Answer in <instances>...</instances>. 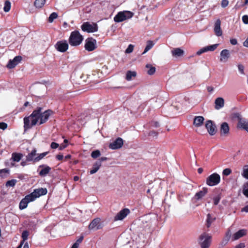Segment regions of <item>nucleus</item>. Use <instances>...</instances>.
Instances as JSON below:
<instances>
[{
	"label": "nucleus",
	"instance_id": "obj_31",
	"mask_svg": "<svg viewBox=\"0 0 248 248\" xmlns=\"http://www.w3.org/2000/svg\"><path fill=\"white\" fill-rule=\"evenodd\" d=\"M46 0H35L34 5L36 8H41L45 4Z\"/></svg>",
	"mask_w": 248,
	"mask_h": 248
},
{
	"label": "nucleus",
	"instance_id": "obj_58",
	"mask_svg": "<svg viewBox=\"0 0 248 248\" xmlns=\"http://www.w3.org/2000/svg\"><path fill=\"white\" fill-rule=\"evenodd\" d=\"M63 157V156L62 155H58L56 156V158L59 160H62Z\"/></svg>",
	"mask_w": 248,
	"mask_h": 248
},
{
	"label": "nucleus",
	"instance_id": "obj_5",
	"mask_svg": "<svg viewBox=\"0 0 248 248\" xmlns=\"http://www.w3.org/2000/svg\"><path fill=\"white\" fill-rule=\"evenodd\" d=\"M81 28L84 31L88 32H94L98 30V26L96 23L84 22L81 26Z\"/></svg>",
	"mask_w": 248,
	"mask_h": 248
},
{
	"label": "nucleus",
	"instance_id": "obj_61",
	"mask_svg": "<svg viewBox=\"0 0 248 248\" xmlns=\"http://www.w3.org/2000/svg\"><path fill=\"white\" fill-rule=\"evenodd\" d=\"M213 88L211 86H209L207 87V90L209 92H211L213 91Z\"/></svg>",
	"mask_w": 248,
	"mask_h": 248
},
{
	"label": "nucleus",
	"instance_id": "obj_28",
	"mask_svg": "<svg viewBox=\"0 0 248 248\" xmlns=\"http://www.w3.org/2000/svg\"><path fill=\"white\" fill-rule=\"evenodd\" d=\"M40 167H44V168H43L39 172V175L40 176H45L50 171V170H51V168L50 167H49V166H44L43 165L42 166H40Z\"/></svg>",
	"mask_w": 248,
	"mask_h": 248
},
{
	"label": "nucleus",
	"instance_id": "obj_63",
	"mask_svg": "<svg viewBox=\"0 0 248 248\" xmlns=\"http://www.w3.org/2000/svg\"><path fill=\"white\" fill-rule=\"evenodd\" d=\"M203 171V169L201 168H200L198 169V172L199 173H202Z\"/></svg>",
	"mask_w": 248,
	"mask_h": 248
},
{
	"label": "nucleus",
	"instance_id": "obj_57",
	"mask_svg": "<svg viewBox=\"0 0 248 248\" xmlns=\"http://www.w3.org/2000/svg\"><path fill=\"white\" fill-rule=\"evenodd\" d=\"M243 45L245 46L248 47V36L246 40L244 42Z\"/></svg>",
	"mask_w": 248,
	"mask_h": 248
},
{
	"label": "nucleus",
	"instance_id": "obj_39",
	"mask_svg": "<svg viewBox=\"0 0 248 248\" xmlns=\"http://www.w3.org/2000/svg\"><path fill=\"white\" fill-rule=\"evenodd\" d=\"M58 17V14L55 12L52 13L48 17V21L50 23H52L54 19Z\"/></svg>",
	"mask_w": 248,
	"mask_h": 248
},
{
	"label": "nucleus",
	"instance_id": "obj_8",
	"mask_svg": "<svg viewBox=\"0 0 248 248\" xmlns=\"http://www.w3.org/2000/svg\"><path fill=\"white\" fill-rule=\"evenodd\" d=\"M85 49L92 51L96 48V41L93 38H88L86 40L85 44Z\"/></svg>",
	"mask_w": 248,
	"mask_h": 248
},
{
	"label": "nucleus",
	"instance_id": "obj_50",
	"mask_svg": "<svg viewBox=\"0 0 248 248\" xmlns=\"http://www.w3.org/2000/svg\"><path fill=\"white\" fill-rule=\"evenodd\" d=\"M238 70L240 71V72L241 74H244V66L242 65H241V64H239V65H238Z\"/></svg>",
	"mask_w": 248,
	"mask_h": 248
},
{
	"label": "nucleus",
	"instance_id": "obj_55",
	"mask_svg": "<svg viewBox=\"0 0 248 248\" xmlns=\"http://www.w3.org/2000/svg\"><path fill=\"white\" fill-rule=\"evenodd\" d=\"M83 239V236H81L76 241V242L78 243V244H80L82 242Z\"/></svg>",
	"mask_w": 248,
	"mask_h": 248
},
{
	"label": "nucleus",
	"instance_id": "obj_53",
	"mask_svg": "<svg viewBox=\"0 0 248 248\" xmlns=\"http://www.w3.org/2000/svg\"><path fill=\"white\" fill-rule=\"evenodd\" d=\"M230 42L232 45H235L237 44V41L236 39H231Z\"/></svg>",
	"mask_w": 248,
	"mask_h": 248
},
{
	"label": "nucleus",
	"instance_id": "obj_32",
	"mask_svg": "<svg viewBox=\"0 0 248 248\" xmlns=\"http://www.w3.org/2000/svg\"><path fill=\"white\" fill-rule=\"evenodd\" d=\"M215 217L212 216L211 214H208L207 215L206 222H207V227L208 228L210 226L211 224L215 220Z\"/></svg>",
	"mask_w": 248,
	"mask_h": 248
},
{
	"label": "nucleus",
	"instance_id": "obj_59",
	"mask_svg": "<svg viewBox=\"0 0 248 248\" xmlns=\"http://www.w3.org/2000/svg\"><path fill=\"white\" fill-rule=\"evenodd\" d=\"M79 244L78 243L75 242L72 246L71 248H78Z\"/></svg>",
	"mask_w": 248,
	"mask_h": 248
},
{
	"label": "nucleus",
	"instance_id": "obj_16",
	"mask_svg": "<svg viewBox=\"0 0 248 248\" xmlns=\"http://www.w3.org/2000/svg\"><path fill=\"white\" fill-rule=\"evenodd\" d=\"M230 57V53L229 50L228 49H223L220 53V61L225 63L228 61Z\"/></svg>",
	"mask_w": 248,
	"mask_h": 248
},
{
	"label": "nucleus",
	"instance_id": "obj_11",
	"mask_svg": "<svg viewBox=\"0 0 248 248\" xmlns=\"http://www.w3.org/2000/svg\"><path fill=\"white\" fill-rule=\"evenodd\" d=\"M130 211L127 208H124L118 212L114 217V221L122 220L124 219L129 214Z\"/></svg>",
	"mask_w": 248,
	"mask_h": 248
},
{
	"label": "nucleus",
	"instance_id": "obj_29",
	"mask_svg": "<svg viewBox=\"0 0 248 248\" xmlns=\"http://www.w3.org/2000/svg\"><path fill=\"white\" fill-rule=\"evenodd\" d=\"M137 73L135 71H128L126 74V79L127 81H130L132 79V78L136 76Z\"/></svg>",
	"mask_w": 248,
	"mask_h": 248
},
{
	"label": "nucleus",
	"instance_id": "obj_42",
	"mask_svg": "<svg viewBox=\"0 0 248 248\" xmlns=\"http://www.w3.org/2000/svg\"><path fill=\"white\" fill-rule=\"evenodd\" d=\"M100 155V153L99 150H95L93 151L91 154V156L93 158H96L99 156Z\"/></svg>",
	"mask_w": 248,
	"mask_h": 248
},
{
	"label": "nucleus",
	"instance_id": "obj_60",
	"mask_svg": "<svg viewBox=\"0 0 248 248\" xmlns=\"http://www.w3.org/2000/svg\"><path fill=\"white\" fill-rule=\"evenodd\" d=\"M107 159V157H101L99 159V161H100L101 162L102 161L106 160Z\"/></svg>",
	"mask_w": 248,
	"mask_h": 248
},
{
	"label": "nucleus",
	"instance_id": "obj_36",
	"mask_svg": "<svg viewBox=\"0 0 248 248\" xmlns=\"http://www.w3.org/2000/svg\"><path fill=\"white\" fill-rule=\"evenodd\" d=\"M242 175L245 178L248 179V165H245L243 167Z\"/></svg>",
	"mask_w": 248,
	"mask_h": 248
},
{
	"label": "nucleus",
	"instance_id": "obj_27",
	"mask_svg": "<svg viewBox=\"0 0 248 248\" xmlns=\"http://www.w3.org/2000/svg\"><path fill=\"white\" fill-rule=\"evenodd\" d=\"M101 166V163L100 161H96L94 163L92 169L90 170V173L91 174H93L96 173Z\"/></svg>",
	"mask_w": 248,
	"mask_h": 248
},
{
	"label": "nucleus",
	"instance_id": "obj_56",
	"mask_svg": "<svg viewBox=\"0 0 248 248\" xmlns=\"http://www.w3.org/2000/svg\"><path fill=\"white\" fill-rule=\"evenodd\" d=\"M241 211L242 212H246V213H248V205L246 206L244 208H243L241 209Z\"/></svg>",
	"mask_w": 248,
	"mask_h": 248
},
{
	"label": "nucleus",
	"instance_id": "obj_14",
	"mask_svg": "<svg viewBox=\"0 0 248 248\" xmlns=\"http://www.w3.org/2000/svg\"><path fill=\"white\" fill-rule=\"evenodd\" d=\"M124 142L123 139L121 138H118L113 142L109 144V148L113 150L118 149L121 148Z\"/></svg>",
	"mask_w": 248,
	"mask_h": 248
},
{
	"label": "nucleus",
	"instance_id": "obj_45",
	"mask_svg": "<svg viewBox=\"0 0 248 248\" xmlns=\"http://www.w3.org/2000/svg\"><path fill=\"white\" fill-rule=\"evenodd\" d=\"M220 198L219 196H217L215 197L214 198V203L215 205H217L220 201Z\"/></svg>",
	"mask_w": 248,
	"mask_h": 248
},
{
	"label": "nucleus",
	"instance_id": "obj_4",
	"mask_svg": "<svg viewBox=\"0 0 248 248\" xmlns=\"http://www.w3.org/2000/svg\"><path fill=\"white\" fill-rule=\"evenodd\" d=\"M220 181V175L217 173H214L206 178V184L209 186H213L218 185Z\"/></svg>",
	"mask_w": 248,
	"mask_h": 248
},
{
	"label": "nucleus",
	"instance_id": "obj_13",
	"mask_svg": "<svg viewBox=\"0 0 248 248\" xmlns=\"http://www.w3.org/2000/svg\"><path fill=\"white\" fill-rule=\"evenodd\" d=\"M101 219L100 218H96L92 220L89 225V230H99L102 228L101 225Z\"/></svg>",
	"mask_w": 248,
	"mask_h": 248
},
{
	"label": "nucleus",
	"instance_id": "obj_41",
	"mask_svg": "<svg viewBox=\"0 0 248 248\" xmlns=\"http://www.w3.org/2000/svg\"><path fill=\"white\" fill-rule=\"evenodd\" d=\"M29 236V232L28 231H24L22 233V238L23 239V243L24 241L28 239Z\"/></svg>",
	"mask_w": 248,
	"mask_h": 248
},
{
	"label": "nucleus",
	"instance_id": "obj_19",
	"mask_svg": "<svg viewBox=\"0 0 248 248\" xmlns=\"http://www.w3.org/2000/svg\"><path fill=\"white\" fill-rule=\"evenodd\" d=\"M37 156L36 150H32L31 153H29L26 158V161L28 162H36V157Z\"/></svg>",
	"mask_w": 248,
	"mask_h": 248
},
{
	"label": "nucleus",
	"instance_id": "obj_9",
	"mask_svg": "<svg viewBox=\"0 0 248 248\" xmlns=\"http://www.w3.org/2000/svg\"><path fill=\"white\" fill-rule=\"evenodd\" d=\"M47 189L46 188H40L35 189L30 195L31 196L32 198L34 201L36 198L41 196L45 195L47 193Z\"/></svg>",
	"mask_w": 248,
	"mask_h": 248
},
{
	"label": "nucleus",
	"instance_id": "obj_12",
	"mask_svg": "<svg viewBox=\"0 0 248 248\" xmlns=\"http://www.w3.org/2000/svg\"><path fill=\"white\" fill-rule=\"evenodd\" d=\"M22 60V57L20 56H16L13 60L8 62L6 67L9 69H12L15 67Z\"/></svg>",
	"mask_w": 248,
	"mask_h": 248
},
{
	"label": "nucleus",
	"instance_id": "obj_1",
	"mask_svg": "<svg viewBox=\"0 0 248 248\" xmlns=\"http://www.w3.org/2000/svg\"><path fill=\"white\" fill-rule=\"evenodd\" d=\"M52 111L48 109L42 112V108H37L29 116L24 118V127L25 130L31 128L38 123L39 124L45 123L52 115Z\"/></svg>",
	"mask_w": 248,
	"mask_h": 248
},
{
	"label": "nucleus",
	"instance_id": "obj_30",
	"mask_svg": "<svg viewBox=\"0 0 248 248\" xmlns=\"http://www.w3.org/2000/svg\"><path fill=\"white\" fill-rule=\"evenodd\" d=\"M154 46V43L152 41L149 40L147 42L146 46L145 48L144 52L142 53V54L146 53L149 50H150Z\"/></svg>",
	"mask_w": 248,
	"mask_h": 248
},
{
	"label": "nucleus",
	"instance_id": "obj_47",
	"mask_svg": "<svg viewBox=\"0 0 248 248\" xmlns=\"http://www.w3.org/2000/svg\"><path fill=\"white\" fill-rule=\"evenodd\" d=\"M7 127V124L5 123H0V129L5 130Z\"/></svg>",
	"mask_w": 248,
	"mask_h": 248
},
{
	"label": "nucleus",
	"instance_id": "obj_3",
	"mask_svg": "<svg viewBox=\"0 0 248 248\" xmlns=\"http://www.w3.org/2000/svg\"><path fill=\"white\" fill-rule=\"evenodd\" d=\"M133 15V13L129 11L119 12L114 16V20L115 22H121L132 18Z\"/></svg>",
	"mask_w": 248,
	"mask_h": 248
},
{
	"label": "nucleus",
	"instance_id": "obj_10",
	"mask_svg": "<svg viewBox=\"0 0 248 248\" xmlns=\"http://www.w3.org/2000/svg\"><path fill=\"white\" fill-rule=\"evenodd\" d=\"M33 201H34L33 199L30 194L26 196L19 203V209L20 210H23L25 209L27 207L28 203Z\"/></svg>",
	"mask_w": 248,
	"mask_h": 248
},
{
	"label": "nucleus",
	"instance_id": "obj_51",
	"mask_svg": "<svg viewBox=\"0 0 248 248\" xmlns=\"http://www.w3.org/2000/svg\"><path fill=\"white\" fill-rule=\"evenodd\" d=\"M67 144L63 143L60 145V146L59 147V150H62L63 149H64L65 148H66L67 147Z\"/></svg>",
	"mask_w": 248,
	"mask_h": 248
},
{
	"label": "nucleus",
	"instance_id": "obj_21",
	"mask_svg": "<svg viewBox=\"0 0 248 248\" xmlns=\"http://www.w3.org/2000/svg\"><path fill=\"white\" fill-rule=\"evenodd\" d=\"M238 127L248 132V121L242 118H239Z\"/></svg>",
	"mask_w": 248,
	"mask_h": 248
},
{
	"label": "nucleus",
	"instance_id": "obj_7",
	"mask_svg": "<svg viewBox=\"0 0 248 248\" xmlns=\"http://www.w3.org/2000/svg\"><path fill=\"white\" fill-rule=\"evenodd\" d=\"M55 48L59 52H64L68 48L67 41L61 40L57 42L55 45Z\"/></svg>",
	"mask_w": 248,
	"mask_h": 248
},
{
	"label": "nucleus",
	"instance_id": "obj_38",
	"mask_svg": "<svg viewBox=\"0 0 248 248\" xmlns=\"http://www.w3.org/2000/svg\"><path fill=\"white\" fill-rule=\"evenodd\" d=\"M48 152H44L43 153L40 154H37V156L36 157V162H38L42 159H43L46 155H47Z\"/></svg>",
	"mask_w": 248,
	"mask_h": 248
},
{
	"label": "nucleus",
	"instance_id": "obj_46",
	"mask_svg": "<svg viewBox=\"0 0 248 248\" xmlns=\"http://www.w3.org/2000/svg\"><path fill=\"white\" fill-rule=\"evenodd\" d=\"M242 21L245 24H248V16L244 15L242 18Z\"/></svg>",
	"mask_w": 248,
	"mask_h": 248
},
{
	"label": "nucleus",
	"instance_id": "obj_17",
	"mask_svg": "<svg viewBox=\"0 0 248 248\" xmlns=\"http://www.w3.org/2000/svg\"><path fill=\"white\" fill-rule=\"evenodd\" d=\"M205 127L211 135H214L216 132V126L213 124L212 121L209 120L205 124Z\"/></svg>",
	"mask_w": 248,
	"mask_h": 248
},
{
	"label": "nucleus",
	"instance_id": "obj_24",
	"mask_svg": "<svg viewBox=\"0 0 248 248\" xmlns=\"http://www.w3.org/2000/svg\"><path fill=\"white\" fill-rule=\"evenodd\" d=\"M207 193V188L203 187L202 190L196 193L195 198L197 200H199L203 197Z\"/></svg>",
	"mask_w": 248,
	"mask_h": 248
},
{
	"label": "nucleus",
	"instance_id": "obj_34",
	"mask_svg": "<svg viewBox=\"0 0 248 248\" xmlns=\"http://www.w3.org/2000/svg\"><path fill=\"white\" fill-rule=\"evenodd\" d=\"M146 67L149 69V70L147 71V73L149 75H153L155 71V68L151 64H147L146 65Z\"/></svg>",
	"mask_w": 248,
	"mask_h": 248
},
{
	"label": "nucleus",
	"instance_id": "obj_37",
	"mask_svg": "<svg viewBox=\"0 0 248 248\" xmlns=\"http://www.w3.org/2000/svg\"><path fill=\"white\" fill-rule=\"evenodd\" d=\"M243 194L246 197H248V182L245 183L243 187Z\"/></svg>",
	"mask_w": 248,
	"mask_h": 248
},
{
	"label": "nucleus",
	"instance_id": "obj_33",
	"mask_svg": "<svg viewBox=\"0 0 248 248\" xmlns=\"http://www.w3.org/2000/svg\"><path fill=\"white\" fill-rule=\"evenodd\" d=\"M22 156L21 154L13 153L12 155V158L14 161L18 162L21 160Z\"/></svg>",
	"mask_w": 248,
	"mask_h": 248
},
{
	"label": "nucleus",
	"instance_id": "obj_23",
	"mask_svg": "<svg viewBox=\"0 0 248 248\" xmlns=\"http://www.w3.org/2000/svg\"><path fill=\"white\" fill-rule=\"evenodd\" d=\"M246 234V230L242 229L235 232L232 236V240H236Z\"/></svg>",
	"mask_w": 248,
	"mask_h": 248
},
{
	"label": "nucleus",
	"instance_id": "obj_22",
	"mask_svg": "<svg viewBox=\"0 0 248 248\" xmlns=\"http://www.w3.org/2000/svg\"><path fill=\"white\" fill-rule=\"evenodd\" d=\"M204 120L202 116H196L194 119L193 124L196 127H200L203 124Z\"/></svg>",
	"mask_w": 248,
	"mask_h": 248
},
{
	"label": "nucleus",
	"instance_id": "obj_6",
	"mask_svg": "<svg viewBox=\"0 0 248 248\" xmlns=\"http://www.w3.org/2000/svg\"><path fill=\"white\" fill-rule=\"evenodd\" d=\"M211 236L204 233L200 237V243L202 248H208L211 242Z\"/></svg>",
	"mask_w": 248,
	"mask_h": 248
},
{
	"label": "nucleus",
	"instance_id": "obj_54",
	"mask_svg": "<svg viewBox=\"0 0 248 248\" xmlns=\"http://www.w3.org/2000/svg\"><path fill=\"white\" fill-rule=\"evenodd\" d=\"M149 135L152 137H156L157 133L155 131H151L149 133Z\"/></svg>",
	"mask_w": 248,
	"mask_h": 248
},
{
	"label": "nucleus",
	"instance_id": "obj_18",
	"mask_svg": "<svg viewBox=\"0 0 248 248\" xmlns=\"http://www.w3.org/2000/svg\"><path fill=\"white\" fill-rule=\"evenodd\" d=\"M221 21L219 19L216 20L214 26V31L216 35L217 36H220L222 34V32L220 28Z\"/></svg>",
	"mask_w": 248,
	"mask_h": 248
},
{
	"label": "nucleus",
	"instance_id": "obj_40",
	"mask_svg": "<svg viewBox=\"0 0 248 248\" xmlns=\"http://www.w3.org/2000/svg\"><path fill=\"white\" fill-rule=\"evenodd\" d=\"M16 180L12 179L11 180L8 181L6 183V186H14L16 185Z\"/></svg>",
	"mask_w": 248,
	"mask_h": 248
},
{
	"label": "nucleus",
	"instance_id": "obj_49",
	"mask_svg": "<svg viewBox=\"0 0 248 248\" xmlns=\"http://www.w3.org/2000/svg\"><path fill=\"white\" fill-rule=\"evenodd\" d=\"M50 147L52 149H56V148H58L59 147H60V146H59V144H58L56 142H52L51 143Z\"/></svg>",
	"mask_w": 248,
	"mask_h": 248
},
{
	"label": "nucleus",
	"instance_id": "obj_26",
	"mask_svg": "<svg viewBox=\"0 0 248 248\" xmlns=\"http://www.w3.org/2000/svg\"><path fill=\"white\" fill-rule=\"evenodd\" d=\"M171 54L174 57H181L184 55V51L180 48H176L171 50Z\"/></svg>",
	"mask_w": 248,
	"mask_h": 248
},
{
	"label": "nucleus",
	"instance_id": "obj_2",
	"mask_svg": "<svg viewBox=\"0 0 248 248\" xmlns=\"http://www.w3.org/2000/svg\"><path fill=\"white\" fill-rule=\"evenodd\" d=\"M83 40V36L78 31H75L71 33L69 38V43L71 46H76L80 45Z\"/></svg>",
	"mask_w": 248,
	"mask_h": 248
},
{
	"label": "nucleus",
	"instance_id": "obj_43",
	"mask_svg": "<svg viewBox=\"0 0 248 248\" xmlns=\"http://www.w3.org/2000/svg\"><path fill=\"white\" fill-rule=\"evenodd\" d=\"M133 49H134V46L130 44L128 46V47L125 50V52L126 53H128V54L130 53L133 51Z\"/></svg>",
	"mask_w": 248,
	"mask_h": 248
},
{
	"label": "nucleus",
	"instance_id": "obj_35",
	"mask_svg": "<svg viewBox=\"0 0 248 248\" xmlns=\"http://www.w3.org/2000/svg\"><path fill=\"white\" fill-rule=\"evenodd\" d=\"M11 4L9 0H6L4 3L3 10L5 12H8L11 9Z\"/></svg>",
	"mask_w": 248,
	"mask_h": 248
},
{
	"label": "nucleus",
	"instance_id": "obj_62",
	"mask_svg": "<svg viewBox=\"0 0 248 248\" xmlns=\"http://www.w3.org/2000/svg\"><path fill=\"white\" fill-rule=\"evenodd\" d=\"M2 172L7 173V172H8V170H7L6 169H3V170H0V174Z\"/></svg>",
	"mask_w": 248,
	"mask_h": 248
},
{
	"label": "nucleus",
	"instance_id": "obj_20",
	"mask_svg": "<svg viewBox=\"0 0 248 248\" xmlns=\"http://www.w3.org/2000/svg\"><path fill=\"white\" fill-rule=\"evenodd\" d=\"M229 130L230 128L228 124L226 122L223 123L220 126V135L221 136L227 135L229 133Z\"/></svg>",
	"mask_w": 248,
	"mask_h": 248
},
{
	"label": "nucleus",
	"instance_id": "obj_52",
	"mask_svg": "<svg viewBox=\"0 0 248 248\" xmlns=\"http://www.w3.org/2000/svg\"><path fill=\"white\" fill-rule=\"evenodd\" d=\"M245 247L244 243H240L235 247L234 248H244Z\"/></svg>",
	"mask_w": 248,
	"mask_h": 248
},
{
	"label": "nucleus",
	"instance_id": "obj_15",
	"mask_svg": "<svg viewBox=\"0 0 248 248\" xmlns=\"http://www.w3.org/2000/svg\"><path fill=\"white\" fill-rule=\"evenodd\" d=\"M218 44H214L210 46H208L202 48L196 52L197 55H201L202 54L206 52L207 51H213L215 50L218 46Z\"/></svg>",
	"mask_w": 248,
	"mask_h": 248
},
{
	"label": "nucleus",
	"instance_id": "obj_48",
	"mask_svg": "<svg viewBox=\"0 0 248 248\" xmlns=\"http://www.w3.org/2000/svg\"><path fill=\"white\" fill-rule=\"evenodd\" d=\"M229 1L228 0H222L221 1V6L223 8L228 6Z\"/></svg>",
	"mask_w": 248,
	"mask_h": 248
},
{
	"label": "nucleus",
	"instance_id": "obj_44",
	"mask_svg": "<svg viewBox=\"0 0 248 248\" xmlns=\"http://www.w3.org/2000/svg\"><path fill=\"white\" fill-rule=\"evenodd\" d=\"M231 170L230 169L227 168L223 170L222 173L224 175L228 176L231 173Z\"/></svg>",
	"mask_w": 248,
	"mask_h": 248
},
{
	"label": "nucleus",
	"instance_id": "obj_64",
	"mask_svg": "<svg viewBox=\"0 0 248 248\" xmlns=\"http://www.w3.org/2000/svg\"><path fill=\"white\" fill-rule=\"evenodd\" d=\"M23 248H29V245L27 242H26L23 247Z\"/></svg>",
	"mask_w": 248,
	"mask_h": 248
},
{
	"label": "nucleus",
	"instance_id": "obj_25",
	"mask_svg": "<svg viewBox=\"0 0 248 248\" xmlns=\"http://www.w3.org/2000/svg\"><path fill=\"white\" fill-rule=\"evenodd\" d=\"M215 108L217 109H219L222 108L224 105V99L221 97L217 98L215 100Z\"/></svg>",
	"mask_w": 248,
	"mask_h": 248
}]
</instances>
